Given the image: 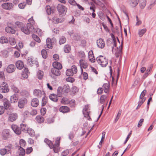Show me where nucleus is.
<instances>
[{"instance_id":"obj_3","label":"nucleus","mask_w":156,"mask_h":156,"mask_svg":"<svg viewBox=\"0 0 156 156\" xmlns=\"http://www.w3.org/2000/svg\"><path fill=\"white\" fill-rule=\"evenodd\" d=\"M10 130L8 129H5L2 131L1 135L3 140H6L10 137L11 135L10 133Z\"/></svg>"},{"instance_id":"obj_49","label":"nucleus","mask_w":156,"mask_h":156,"mask_svg":"<svg viewBox=\"0 0 156 156\" xmlns=\"http://www.w3.org/2000/svg\"><path fill=\"white\" fill-rule=\"evenodd\" d=\"M146 29H143L139 30L138 34L140 37H142L146 31Z\"/></svg>"},{"instance_id":"obj_18","label":"nucleus","mask_w":156,"mask_h":156,"mask_svg":"<svg viewBox=\"0 0 156 156\" xmlns=\"http://www.w3.org/2000/svg\"><path fill=\"white\" fill-rule=\"evenodd\" d=\"M34 94L35 96L38 98L41 97L43 95L41 91L39 89H35L34 91Z\"/></svg>"},{"instance_id":"obj_5","label":"nucleus","mask_w":156,"mask_h":156,"mask_svg":"<svg viewBox=\"0 0 156 156\" xmlns=\"http://www.w3.org/2000/svg\"><path fill=\"white\" fill-rule=\"evenodd\" d=\"M11 145L5 146V148L1 149L0 150V154L2 155H4L5 154H8L10 152Z\"/></svg>"},{"instance_id":"obj_57","label":"nucleus","mask_w":156,"mask_h":156,"mask_svg":"<svg viewBox=\"0 0 156 156\" xmlns=\"http://www.w3.org/2000/svg\"><path fill=\"white\" fill-rule=\"evenodd\" d=\"M20 94L24 97H27L29 95V93L26 90H23L20 92Z\"/></svg>"},{"instance_id":"obj_8","label":"nucleus","mask_w":156,"mask_h":156,"mask_svg":"<svg viewBox=\"0 0 156 156\" xmlns=\"http://www.w3.org/2000/svg\"><path fill=\"white\" fill-rule=\"evenodd\" d=\"M89 107L88 105H85L83 110V114L85 117L87 118L88 120L91 119L89 116L90 112L89 111Z\"/></svg>"},{"instance_id":"obj_31","label":"nucleus","mask_w":156,"mask_h":156,"mask_svg":"<svg viewBox=\"0 0 156 156\" xmlns=\"http://www.w3.org/2000/svg\"><path fill=\"white\" fill-rule=\"evenodd\" d=\"M64 93L63 91L62 87H58L57 90V95L59 97H61L63 94Z\"/></svg>"},{"instance_id":"obj_58","label":"nucleus","mask_w":156,"mask_h":156,"mask_svg":"<svg viewBox=\"0 0 156 156\" xmlns=\"http://www.w3.org/2000/svg\"><path fill=\"white\" fill-rule=\"evenodd\" d=\"M20 144L21 147H24L26 145V143L23 139H21L20 141Z\"/></svg>"},{"instance_id":"obj_54","label":"nucleus","mask_w":156,"mask_h":156,"mask_svg":"<svg viewBox=\"0 0 156 156\" xmlns=\"http://www.w3.org/2000/svg\"><path fill=\"white\" fill-rule=\"evenodd\" d=\"M70 69L72 70V71L74 74H76L77 73V69L76 67L75 66H72Z\"/></svg>"},{"instance_id":"obj_11","label":"nucleus","mask_w":156,"mask_h":156,"mask_svg":"<svg viewBox=\"0 0 156 156\" xmlns=\"http://www.w3.org/2000/svg\"><path fill=\"white\" fill-rule=\"evenodd\" d=\"M11 128L12 130L16 134L19 135L21 134V130L20 127L16 125H12Z\"/></svg>"},{"instance_id":"obj_14","label":"nucleus","mask_w":156,"mask_h":156,"mask_svg":"<svg viewBox=\"0 0 156 156\" xmlns=\"http://www.w3.org/2000/svg\"><path fill=\"white\" fill-rule=\"evenodd\" d=\"M97 43L98 46L101 48H103L105 47V42L101 38L97 40Z\"/></svg>"},{"instance_id":"obj_61","label":"nucleus","mask_w":156,"mask_h":156,"mask_svg":"<svg viewBox=\"0 0 156 156\" xmlns=\"http://www.w3.org/2000/svg\"><path fill=\"white\" fill-rule=\"evenodd\" d=\"M98 16L100 19L102 20H103L105 19V15L102 12H99Z\"/></svg>"},{"instance_id":"obj_43","label":"nucleus","mask_w":156,"mask_h":156,"mask_svg":"<svg viewBox=\"0 0 156 156\" xmlns=\"http://www.w3.org/2000/svg\"><path fill=\"white\" fill-rule=\"evenodd\" d=\"M11 89L15 93H18L20 92L19 90L17 87L14 85H12L11 86Z\"/></svg>"},{"instance_id":"obj_12","label":"nucleus","mask_w":156,"mask_h":156,"mask_svg":"<svg viewBox=\"0 0 156 156\" xmlns=\"http://www.w3.org/2000/svg\"><path fill=\"white\" fill-rule=\"evenodd\" d=\"M16 68L15 66L12 64L9 65L7 67L6 70L7 72L11 73L13 72L15 69Z\"/></svg>"},{"instance_id":"obj_44","label":"nucleus","mask_w":156,"mask_h":156,"mask_svg":"<svg viewBox=\"0 0 156 156\" xmlns=\"http://www.w3.org/2000/svg\"><path fill=\"white\" fill-rule=\"evenodd\" d=\"M47 100L48 98L45 96L43 97L41 103V105L42 106H44L46 105L47 102Z\"/></svg>"},{"instance_id":"obj_9","label":"nucleus","mask_w":156,"mask_h":156,"mask_svg":"<svg viewBox=\"0 0 156 156\" xmlns=\"http://www.w3.org/2000/svg\"><path fill=\"white\" fill-rule=\"evenodd\" d=\"M58 11L61 13H64L66 12L67 9L64 5L61 4H58L57 7Z\"/></svg>"},{"instance_id":"obj_4","label":"nucleus","mask_w":156,"mask_h":156,"mask_svg":"<svg viewBox=\"0 0 156 156\" xmlns=\"http://www.w3.org/2000/svg\"><path fill=\"white\" fill-rule=\"evenodd\" d=\"M47 47L50 49L52 48V45L56 43V39L55 38H53L51 39L48 38L46 41Z\"/></svg>"},{"instance_id":"obj_1","label":"nucleus","mask_w":156,"mask_h":156,"mask_svg":"<svg viewBox=\"0 0 156 156\" xmlns=\"http://www.w3.org/2000/svg\"><path fill=\"white\" fill-rule=\"evenodd\" d=\"M21 30L25 34L28 35L34 31V28L32 24L27 23L26 26L24 25L23 27L21 28Z\"/></svg>"},{"instance_id":"obj_35","label":"nucleus","mask_w":156,"mask_h":156,"mask_svg":"<svg viewBox=\"0 0 156 156\" xmlns=\"http://www.w3.org/2000/svg\"><path fill=\"white\" fill-rule=\"evenodd\" d=\"M61 102L63 104H67L70 102V101L68 98L64 97L62 99Z\"/></svg>"},{"instance_id":"obj_34","label":"nucleus","mask_w":156,"mask_h":156,"mask_svg":"<svg viewBox=\"0 0 156 156\" xmlns=\"http://www.w3.org/2000/svg\"><path fill=\"white\" fill-rule=\"evenodd\" d=\"M26 131L31 136H34L35 135L34 130L31 128H28Z\"/></svg>"},{"instance_id":"obj_60","label":"nucleus","mask_w":156,"mask_h":156,"mask_svg":"<svg viewBox=\"0 0 156 156\" xmlns=\"http://www.w3.org/2000/svg\"><path fill=\"white\" fill-rule=\"evenodd\" d=\"M78 56L79 57L82 58L84 57L85 55L84 51H80L79 52Z\"/></svg>"},{"instance_id":"obj_42","label":"nucleus","mask_w":156,"mask_h":156,"mask_svg":"<svg viewBox=\"0 0 156 156\" xmlns=\"http://www.w3.org/2000/svg\"><path fill=\"white\" fill-rule=\"evenodd\" d=\"M45 10L48 15H49L51 14L52 11L51 7L49 5H48L46 6Z\"/></svg>"},{"instance_id":"obj_6","label":"nucleus","mask_w":156,"mask_h":156,"mask_svg":"<svg viewBox=\"0 0 156 156\" xmlns=\"http://www.w3.org/2000/svg\"><path fill=\"white\" fill-rule=\"evenodd\" d=\"M8 27L5 28V31L9 33L14 34L15 33V30L12 28V26L13 25L12 23L8 22L7 23Z\"/></svg>"},{"instance_id":"obj_40","label":"nucleus","mask_w":156,"mask_h":156,"mask_svg":"<svg viewBox=\"0 0 156 156\" xmlns=\"http://www.w3.org/2000/svg\"><path fill=\"white\" fill-rule=\"evenodd\" d=\"M15 24L16 26V27L20 28L21 30V28L23 27L24 25L23 23L19 21L16 22Z\"/></svg>"},{"instance_id":"obj_52","label":"nucleus","mask_w":156,"mask_h":156,"mask_svg":"<svg viewBox=\"0 0 156 156\" xmlns=\"http://www.w3.org/2000/svg\"><path fill=\"white\" fill-rule=\"evenodd\" d=\"M73 39L75 41H78L80 40V36L77 34H75L73 36Z\"/></svg>"},{"instance_id":"obj_29","label":"nucleus","mask_w":156,"mask_h":156,"mask_svg":"<svg viewBox=\"0 0 156 156\" xmlns=\"http://www.w3.org/2000/svg\"><path fill=\"white\" fill-rule=\"evenodd\" d=\"M9 90L8 86L5 85V86H3L1 87L0 92L1 93H6L9 91Z\"/></svg>"},{"instance_id":"obj_36","label":"nucleus","mask_w":156,"mask_h":156,"mask_svg":"<svg viewBox=\"0 0 156 156\" xmlns=\"http://www.w3.org/2000/svg\"><path fill=\"white\" fill-rule=\"evenodd\" d=\"M8 39L5 37H2L0 38V42L2 44L8 43Z\"/></svg>"},{"instance_id":"obj_53","label":"nucleus","mask_w":156,"mask_h":156,"mask_svg":"<svg viewBox=\"0 0 156 156\" xmlns=\"http://www.w3.org/2000/svg\"><path fill=\"white\" fill-rule=\"evenodd\" d=\"M41 55L43 58H45L47 57V53L45 49H43L41 51Z\"/></svg>"},{"instance_id":"obj_17","label":"nucleus","mask_w":156,"mask_h":156,"mask_svg":"<svg viewBox=\"0 0 156 156\" xmlns=\"http://www.w3.org/2000/svg\"><path fill=\"white\" fill-rule=\"evenodd\" d=\"M80 64L81 69L83 68V69H86L88 66V64L87 62L83 59H81L80 60Z\"/></svg>"},{"instance_id":"obj_2","label":"nucleus","mask_w":156,"mask_h":156,"mask_svg":"<svg viewBox=\"0 0 156 156\" xmlns=\"http://www.w3.org/2000/svg\"><path fill=\"white\" fill-rule=\"evenodd\" d=\"M96 59L98 63L102 67L106 66L108 63L107 59L102 55H100Z\"/></svg>"},{"instance_id":"obj_10","label":"nucleus","mask_w":156,"mask_h":156,"mask_svg":"<svg viewBox=\"0 0 156 156\" xmlns=\"http://www.w3.org/2000/svg\"><path fill=\"white\" fill-rule=\"evenodd\" d=\"M27 103V100L23 98L20 99L18 102V106L20 108H22L24 107L25 105Z\"/></svg>"},{"instance_id":"obj_27","label":"nucleus","mask_w":156,"mask_h":156,"mask_svg":"<svg viewBox=\"0 0 156 156\" xmlns=\"http://www.w3.org/2000/svg\"><path fill=\"white\" fill-rule=\"evenodd\" d=\"M28 73L29 70L27 68H24L22 74V77L25 78H27L28 77Z\"/></svg>"},{"instance_id":"obj_63","label":"nucleus","mask_w":156,"mask_h":156,"mask_svg":"<svg viewBox=\"0 0 156 156\" xmlns=\"http://www.w3.org/2000/svg\"><path fill=\"white\" fill-rule=\"evenodd\" d=\"M69 153V150H66L63 151L61 154V155L62 156H66Z\"/></svg>"},{"instance_id":"obj_55","label":"nucleus","mask_w":156,"mask_h":156,"mask_svg":"<svg viewBox=\"0 0 156 156\" xmlns=\"http://www.w3.org/2000/svg\"><path fill=\"white\" fill-rule=\"evenodd\" d=\"M122 113V110H119L117 114L116 118L115 120V122H116L118 120L119 117L120 116L121 114Z\"/></svg>"},{"instance_id":"obj_20","label":"nucleus","mask_w":156,"mask_h":156,"mask_svg":"<svg viewBox=\"0 0 156 156\" xmlns=\"http://www.w3.org/2000/svg\"><path fill=\"white\" fill-rule=\"evenodd\" d=\"M59 111L62 113H65L69 112L70 109L69 107L66 106H63L60 107Z\"/></svg>"},{"instance_id":"obj_23","label":"nucleus","mask_w":156,"mask_h":156,"mask_svg":"<svg viewBox=\"0 0 156 156\" xmlns=\"http://www.w3.org/2000/svg\"><path fill=\"white\" fill-rule=\"evenodd\" d=\"M16 65L17 68L19 69H22L24 66L23 62L20 60L16 62Z\"/></svg>"},{"instance_id":"obj_16","label":"nucleus","mask_w":156,"mask_h":156,"mask_svg":"<svg viewBox=\"0 0 156 156\" xmlns=\"http://www.w3.org/2000/svg\"><path fill=\"white\" fill-rule=\"evenodd\" d=\"M59 69L53 67L51 69V72L53 75L56 76H58L61 75V72L59 71Z\"/></svg>"},{"instance_id":"obj_30","label":"nucleus","mask_w":156,"mask_h":156,"mask_svg":"<svg viewBox=\"0 0 156 156\" xmlns=\"http://www.w3.org/2000/svg\"><path fill=\"white\" fill-rule=\"evenodd\" d=\"M36 119L37 122L40 123H41L44 122V119L41 115H37L36 117Z\"/></svg>"},{"instance_id":"obj_32","label":"nucleus","mask_w":156,"mask_h":156,"mask_svg":"<svg viewBox=\"0 0 156 156\" xmlns=\"http://www.w3.org/2000/svg\"><path fill=\"white\" fill-rule=\"evenodd\" d=\"M44 142L45 143L50 147L52 149L53 147V144L51 141L49 140L47 138H45L44 140Z\"/></svg>"},{"instance_id":"obj_13","label":"nucleus","mask_w":156,"mask_h":156,"mask_svg":"<svg viewBox=\"0 0 156 156\" xmlns=\"http://www.w3.org/2000/svg\"><path fill=\"white\" fill-rule=\"evenodd\" d=\"M2 6L3 9H10L12 8L13 5L12 3H6L2 4Z\"/></svg>"},{"instance_id":"obj_39","label":"nucleus","mask_w":156,"mask_h":156,"mask_svg":"<svg viewBox=\"0 0 156 156\" xmlns=\"http://www.w3.org/2000/svg\"><path fill=\"white\" fill-rule=\"evenodd\" d=\"M71 47L69 45H66L64 47V51L65 53H68L71 50Z\"/></svg>"},{"instance_id":"obj_56","label":"nucleus","mask_w":156,"mask_h":156,"mask_svg":"<svg viewBox=\"0 0 156 156\" xmlns=\"http://www.w3.org/2000/svg\"><path fill=\"white\" fill-rule=\"evenodd\" d=\"M9 42L11 45H14L16 44V41L13 38H10L9 39Z\"/></svg>"},{"instance_id":"obj_22","label":"nucleus","mask_w":156,"mask_h":156,"mask_svg":"<svg viewBox=\"0 0 156 156\" xmlns=\"http://www.w3.org/2000/svg\"><path fill=\"white\" fill-rule=\"evenodd\" d=\"M140 7L141 9H143L146 4V0H138Z\"/></svg>"},{"instance_id":"obj_25","label":"nucleus","mask_w":156,"mask_h":156,"mask_svg":"<svg viewBox=\"0 0 156 156\" xmlns=\"http://www.w3.org/2000/svg\"><path fill=\"white\" fill-rule=\"evenodd\" d=\"M128 3L132 7H135L138 4V0H129Z\"/></svg>"},{"instance_id":"obj_37","label":"nucleus","mask_w":156,"mask_h":156,"mask_svg":"<svg viewBox=\"0 0 156 156\" xmlns=\"http://www.w3.org/2000/svg\"><path fill=\"white\" fill-rule=\"evenodd\" d=\"M3 105L5 109L9 108L10 105L9 101L7 99H5L4 101Z\"/></svg>"},{"instance_id":"obj_21","label":"nucleus","mask_w":156,"mask_h":156,"mask_svg":"<svg viewBox=\"0 0 156 156\" xmlns=\"http://www.w3.org/2000/svg\"><path fill=\"white\" fill-rule=\"evenodd\" d=\"M49 98L52 101L56 102L58 100V96L55 94H51L49 95Z\"/></svg>"},{"instance_id":"obj_48","label":"nucleus","mask_w":156,"mask_h":156,"mask_svg":"<svg viewBox=\"0 0 156 156\" xmlns=\"http://www.w3.org/2000/svg\"><path fill=\"white\" fill-rule=\"evenodd\" d=\"M20 152L19 153V155L20 156H24L25 154V149H23L21 147H20L19 148Z\"/></svg>"},{"instance_id":"obj_26","label":"nucleus","mask_w":156,"mask_h":156,"mask_svg":"<svg viewBox=\"0 0 156 156\" xmlns=\"http://www.w3.org/2000/svg\"><path fill=\"white\" fill-rule=\"evenodd\" d=\"M109 84L108 83H105L103 84V88L105 93H107L108 92L109 89Z\"/></svg>"},{"instance_id":"obj_28","label":"nucleus","mask_w":156,"mask_h":156,"mask_svg":"<svg viewBox=\"0 0 156 156\" xmlns=\"http://www.w3.org/2000/svg\"><path fill=\"white\" fill-rule=\"evenodd\" d=\"M52 65L54 68L58 69H61L62 68V64L59 62H54L53 63Z\"/></svg>"},{"instance_id":"obj_41","label":"nucleus","mask_w":156,"mask_h":156,"mask_svg":"<svg viewBox=\"0 0 156 156\" xmlns=\"http://www.w3.org/2000/svg\"><path fill=\"white\" fill-rule=\"evenodd\" d=\"M32 37L35 41H36L38 43H40L41 42V41L40 38L38 36L36 35L35 34H33L32 35Z\"/></svg>"},{"instance_id":"obj_64","label":"nucleus","mask_w":156,"mask_h":156,"mask_svg":"<svg viewBox=\"0 0 156 156\" xmlns=\"http://www.w3.org/2000/svg\"><path fill=\"white\" fill-rule=\"evenodd\" d=\"M96 4L102 7H103L104 6V4L101 2L99 0H98L97 1Z\"/></svg>"},{"instance_id":"obj_24","label":"nucleus","mask_w":156,"mask_h":156,"mask_svg":"<svg viewBox=\"0 0 156 156\" xmlns=\"http://www.w3.org/2000/svg\"><path fill=\"white\" fill-rule=\"evenodd\" d=\"M17 117V114L16 113H12L10 115L9 120L11 122H13L15 121Z\"/></svg>"},{"instance_id":"obj_33","label":"nucleus","mask_w":156,"mask_h":156,"mask_svg":"<svg viewBox=\"0 0 156 156\" xmlns=\"http://www.w3.org/2000/svg\"><path fill=\"white\" fill-rule=\"evenodd\" d=\"M63 91L64 93H68L69 91V87L68 85H65L62 87Z\"/></svg>"},{"instance_id":"obj_59","label":"nucleus","mask_w":156,"mask_h":156,"mask_svg":"<svg viewBox=\"0 0 156 156\" xmlns=\"http://www.w3.org/2000/svg\"><path fill=\"white\" fill-rule=\"evenodd\" d=\"M146 92V90H144L141 93L140 96V99H142L143 98H144V97L145 95Z\"/></svg>"},{"instance_id":"obj_47","label":"nucleus","mask_w":156,"mask_h":156,"mask_svg":"<svg viewBox=\"0 0 156 156\" xmlns=\"http://www.w3.org/2000/svg\"><path fill=\"white\" fill-rule=\"evenodd\" d=\"M66 75L68 76H73L74 74L72 72V70L70 69H67L66 71Z\"/></svg>"},{"instance_id":"obj_50","label":"nucleus","mask_w":156,"mask_h":156,"mask_svg":"<svg viewBox=\"0 0 156 156\" xmlns=\"http://www.w3.org/2000/svg\"><path fill=\"white\" fill-rule=\"evenodd\" d=\"M107 98V96L105 95H101L100 97V102L101 104H103L105 101V100Z\"/></svg>"},{"instance_id":"obj_62","label":"nucleus","mask_w":156,"mask_h":156,"mask_svg":"<svg viewBox=\"0 0 156 156\" xmlns=\"http://www.w3.org/2000/svg\"><path fill=\"white\" fill-rule=\"evenodd\" d=\"M66 80L67 82H70L71 83H73L74 81L75 80L72 77H69L67 78L66 79Z\"/></svg>"},{"instance_id":"obj_15","label":"nucleus","mask_w":156,"mask_h":156,"mask_svg":"<svg viewBox=\"0 0 156 156\" xmlns=\"http://www.w3.org/2000/svg\"><path fill=\"white\" fill-rule=\"evenodd\" d=\"M39 104V101L38 99L36 98H33L31 101V106L34 107H37Z\"/></svg>"},{"instance_id":"obj_46","label":"nucleus","mask_w":156,"mask_h":156,"mask_svg":"<svg viewBox=\"0 0 156 156\" xmlns=\"http://www.w3.org/2000/svg\"><path fill=\"white\" fill-rule=\"evenodd\" d=\"M81 73L83 75V79L84 80H86L88 78V75L87 73L83 71V69H81Z\"/></svg>"},{"instance_id":"obj_45","label":"nucleus","mask_w":156,"mask_h":156,"mask_svg":"<svg viewBox=\"0 0 156 156\" xmlns=\"http://www.w3.org/2000/svg\"><path fill=\"white\" fill-rule=\"evenodd\" d=\"M37 76L39 79H41L43 76V72L41 70H39L38 71L37 73Z\"/></svg>"},{"instance_id":"obj_7","label":"nucleus","mask_w":156,"mask_h":156,"mask_svg":"<svg viewBox=\"0 0 156 156\" xmlns=\"http://www.w3.org/2000/svg\"><path fill=\"white\" fill-rule=\"evenodd\" d=\"M27 62L31 66L35 65L37 67L39 66L38 62L37 59L30 58L28 57L27 59Z\"/></svg>"},{"instance_id":"obj_19","label":"nucleus","mask_w":156,"mask_h":156,"mask_svg":"<svg viewBox=\"0 0 156 156\" xmlns=\"http://www.w3.org/2000/svg\"><path fill=\"white\" fill-rule=\"evenodd\" d=\"M18 96L17 94H15L10 97V101L12 103L16 102L18 100Z\"/></svg>"},{"instance_id":"obj_38","label":"nucleus","mask_w":156,"mask_h":156,"mask_svg":"<svg viewBox=\"0 0 156 156\" xmlns=\"http://www.w3.org/2000/svg\"><path fill=\"white\" fill-rule=\"evenodd\" d=\"M21 130L24 132H26L28 128L26 124H21L20 125Z\"/></svg>"},{"instance_id":"obj_51","label":"nucleus","mask_w":156,"mask_h":156,"mask_svg":"<svg viewBox=\"0 0 156 156\" xmlns=\"http://www.w3.org/2000/svg\"><path fill=\"white\" fill-rule=\"evenodd\" d=\"M66 41V38L64 36H62L59 40V43L60 44L65 43Z\"/></svg>"}]
</instances>
